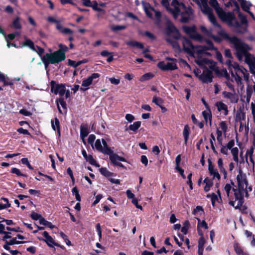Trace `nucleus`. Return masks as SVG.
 Instances as JSON below:
<instances>
[{"instance_id": "nucleus-1", "label": "nucleus", "mask_w": 255, "mask_h": 255, "mask_svg": "<svg viewBox=\"0 0 255 255\" xmlns=\"http://www.w3.org/2000/svg\"><path fill=\"white\" fill-rule=\"evenodd\" d=\"M238 187H233L234 183L226 184L224 187V194L229 201V204L235 209H241L243 203L245 196L248 197V192L252 190L251 186H248V181L247 175L241 169H239L237 175Z\"/></svg>"}, {"instance_id": "nucleus-2", "label": "nucleus", "mask_w": 255, "mask_h": 255, "mask_svg": "<svg viewBox=\"0 0 255 255\" xmlns=\"http://www.w3.org/2000/svg\"><path fill=\"white\" fill-rule=\"evenodd\" d=\"M193 1L198 4L202 12L207 16L210 21L214 25L213 29H207L204 26H201L200 29L202 32L207 36L212 37L215 41L220 42V39L213 35V32L217 33L229 42V39L225 35H227L229 37H233L234 36H230L227 34L221 28L220 25L217 22L216 18L213 14V10L208 4L207 0H193Z\"/></svg>"}, {"instance_id": "nucleus-3", "label": "nucleus", "mask_w": 255, "mask_h": 255, "mask_svg": "<svg viewBox=\"0 0 255 255\" xmlns=\"http://www.w3.org/2000/svg\"><path fill=\"white\" fill-rule=\"evenodd\" d=\"M210 5L215 9L219 18L227 22L235 28V30L240 33H244L247 31V20L245 16L240 14L241 22H238L234 15L231 12H226L220 6L217 0H209Z\"/></svg>"}, {"instance_id": "nucleus-4", "label": "nucleus", "mask_w": 255, "mask_h": 255, "mask_svg": "<svg viewBox=\"0 0 255 255\" xmlns=\"http://www.w3.org/2000/svg\"><path fill=\"white\" fill-rule=\"evenodd\" d=\"M161 2L175 19L182 22H187L194 17L192 8L189 6H186L182 2L178 0H172L170 4L168 0H161Z\"/></svg>"}, {"instance_id": "nucleus-5", "label": "nucleus", "mask_w": 255, "mask_h": 255, "mask_svg": "<svg viewBox=\"0 0 255 255\" xmlns=\"http://www.w3.org/2000/svg\"><path fill=\"white\" fill-rule=\"evenodd\" d=\"M225 36L229 39V42L236 49L238 59L242 60L245 57V62L249 65L251 72L255 74V58L248 52V50L250 49L249 46L236 36L229 37L227 35Z\"/></svg>"}, {"instance_id": "nucleus-6", "label": "nucleus", "mask_w": 255, "mask_h": 255, "mask_svg": "<svg viewBox=\"0 0 255 255\" xmlns=\"http://www.w3.org/2000/svg\"><path fill=\"white\" fill-rule=\"evenodd\" d=\"M182 43L184 50L189 55L195 58V62L196 59L201 55H210V53L207 51L213 49L214 47L211 43H208V46H194L191 41L185 37L181 38Z\"/></svg>"}, {"instance_id": "nucleus-7", "label": "nucleus", "mask_w": 255, "mask_h": 255, "mask_svg": "<svg viewBox=\"0 0 255 255\" xmlns=\"http://www.w3.org/2000/svg\"><path fill=\"white\" fill-rule=\"evenodd\" d=\"M226 64L229 66V70L232 75L235 78V80L239 84L242 80L248 81L249 79V73L248 71L242 66L230 59L226 61Z\"/></svg>"}, {"instance_id": "nucleus-8", "label": "nucleus", "mask_w": 255, "mask_h": 255, "mask_svg": "<svg viewBox=\"0 0 255 255\" xmlns=\"http://www.w3.org/2000/svg\"><path fill=\"white\" fill-rule=\"evenodd\" d=\"M166 33L167 34L166 41L172 46L173 48L180 50V46L177 40L180 38V35L178 30L172 23H168Z\"/></svg>"}, {"instance_id": "nucleus-9", "label": "nucleus", "mask_w": 255, "mask_h": 255, "mask_svg": "<svg viewBox=\"0 0 255 255\" xmlns=\"http://www.w3.org/2000/svg\"><path fill=\"white\" fill-rule=\"evenodd\" d=\"M167 59L170 60L171 62H159L157 64L158 67L163 71L174 70L177 68L176 59L174 58H170L169 57L167 58Z\"/></svg>"}, {"instance_id": "nucleus-10", "label": "nucleus", "mask_w": 255, "mask_h": 255, "mask_svg": "<svg viewBox=\"0 0 255 255\" xmlns=\"http://www.w3.org/2000/svg\"><path fill=\"white\" fill-rule=\"evenodd\" d=\"M95 148L104 154H110L112 152V149L108 146L106 141L104 139H98L94 143Z\"/></svg>"}, {"instance_id": "nucleus-11", "label": "nucleus", "mask_w": 255, "mask_h": 255, "mask_svg": "<svg viewBox=\"0 0 255 255\" xmlns=\"http://www.w3.org/2000/svg\"><path fill=\"white\" fill-rule=\"evenodd\" d=\"M205 55H201L196 59V63L200 66H208L213 71H217V67L216 63L213 61L205 58Z\"/></svg>"}, {"instance_id": "nucleus-12", "label": "nucleus", "mask_w": 255, "mask_h": 255, "mask_svg": "<svg viewBox=\"0 0 255 255\" xmlns=\"http://www.w3.org/2000/svg\"><path fill=\"white\" fill-rule=\"evenodd\" d=\"M50 61L51 64H55L59 63L65 59V53H61L60 51H55L51 53L45 54Z\"/></svg>"}, {"instance_id": "nucleus-13", "label": "nucleus", "mask_w": 255, "mask_h": 255, "mask_svg": "<svg viewBox=\"0 0 255 255\" xmlns=\"http://www.w3.org/2000/svg\"><path fill=\"white\" fill-rule=\"evenodd\" d=\"M183 29L184 31L191 38L198 41H202V36L197 32L195 27L194 26H184L183 27Z\"/></svg>"}, {"instance_id": "nucleus-14", "label": "nucleus", "mask_w": 255, "mask_h": 255, "mask_svg": "<svg viewBox=\"0 0 255 255\" xmlns=\"http://www.w3.org/2000/svg\"><path fill=\"white\" fill-rule=\"evenodd\" d=\"M51 91L55 95L58 94L60 98L63 97L65 93V86L63 84H57L52 81L50 83Z\"/></svg>"}, {"instance_id": "nucleus-15", "label": "nucleus", "mask_w": 255, "mask_h": 255, "mask_svg": "<svg viewBox=\"0 0 255 255\" xmlns=\"http://www.w3.org/2000/svg\"><path fill=\"white\" fill-rule=\"evenodd\" d=\"M100 77V74L98 73H93L87 78L83 80L80 90L83 91H85L89 89V87L92 84L93 81L97 79Z\"/></svg>"}, {"instance_id": "nucleus-16", "label": "nucleus", "mask_w": 255, "mask_h": 255, "mask_svg": "<svg viewBox=\"0 0 255 255\" xmlns=\"http://www.w3.org/2000/svg\"><path fill=\"white\" fill-rule=\"evenodd\" d=\"M213 75L211 71L205 69L199 76V79L203 83H210L212 81Z\"/></svg>"}, {"instance_id": "nucleus-17", "label": "nucleus", "mask_w": 255, "mask_h": 255, "mask_svg": "<svg viewBox=\"0 0 255 255\" xmlns=\"http://www.w3.org/2000/svg\"><path fill=\"white\" fill-rule=\"evenodd\" d=\"M42 234L44 237V239L39 238V240L44 241L49 247L53 248L54 246H59L58 244L55 242L53 238L49 235L47 232L44 231Z\"/></svg>"}, {"instance_id": "nucleus-18", "label": "nucleus", "mask_w": 255, "mask_h": 255, "mask_svg": "<svg viewBox=\"0 0 255 255\" xmlns=\"http://www.w3.org/2000/svg\"><path fill=\"white\" fill-rule=\"evenodd\" d=\"M208 170L209 174L212 176L213 179H217L218 181L221 179V176L218 169L212 164L211 161H209Z\"/></svg>"}, {"instance_id": "nucleus-19", "label": "nucleus", "mask_w": 255, "mask_h": 255, "mask_svg": "<svg viewBox=\"0 0 255 255\" xmlns=\"http://www.w3.org/2000/svg\"><path fill=\"white\" fill-rule=\"evenodd\" d=\"M107 154L110 156V159L114 165H117L120 161H126V160L124 157L120 156L117 154L113 153L112 150L111 153Z\"/></svg>"}, {"instance_id": "nucleus-20", "label": "nucleus", "mask_w": 255, "mask_h": 255, "mask_svg": "<svg viewBox=\"0 0 255 255\" xmlns=\"http://www.w3.org/2000/svg\"><path fill=\"white\" fill-rule=\"evenodd\" d=\"M237 1L239 4L241 5L242 8L244 10L248 12L251 14V15L254 17L253 14L249 11L250 7L252 5L250 1H247L246 0H237Z\"/></svg>"}, {"instance_id": "nucleus-21", "label": "nucleus", "mask_w": 255, "mask_h": 255, "mask_svg": "<svg viewBox=\"0 0 255 255\" xmlns=\"http://www.w3.org/2000/svg\"><path fill=\"white\" fill-rule=\"evenodd\" d=\"M223 95L224 98L229 99L232 103H237L238 102V97L235 94L228 92H224L223 93Z\"/></svg>"}, {"instance_id": "nucleus-22", "label": "nucleus", "mask_w": 255, "mask_h": 255, "mask_svg": "<svg viewBox=\"0 0 255 255\" xmlns=\"http://www.w3.org/2000/svg\"><path fill=\"white\" fill-rule=\"evenodd\" d=\"M142 5L147 16L151 18L155 9L152 8L148 3L142 2Z\"/></svg>"}, {"instance_id": "nucleus-23", "label": "nucleus", "mask_w": 255, "mask_h": 255, "mask_svg": "<svg viewBox=\"0 0 255 255\" xmlns=\"http://www.w3.org/2000/svg\"><path fill=\"white\" fill-rule=\"evenodd\" d=\"M216 106L219 111H223L224 115L227 116L228 114V106L222 102H217Z\"/></svg>"}, {"instance_id": "nucleus-24", "label": "nucleus", "mask_w": 255, "mask_h": 255, "mask_svg": "<svg viewBox=\"0 0 255 255\" xmlns=\"http://www.w3.org/2000/svg\"><path fill=\"white\" fill-rule=\"evenodd\" d=\"M11 27L16 29H20L22 28L21 18L16 16L14 17L11 22Z\"/></svg>"}, {"instance_id": "nucleus-25", "label": "nucleus", "mask_w": 255, "mask_h": 255, "mask_svg": "<svg viewBox=\"0 0 255 255\" xmlns=\"http://www.w3.org/2000/svg\"><path fill=\"white\" fill-rule=\"evenodd\" d=\"M217 164L220 171L223 174L224 178L226 179L227 177V172L224 168L223 161L222 158L218 159Z\"/></svg>"}, {"instance_id": "nucleus-26", "label": "nucleus", "mask_w": 255, "mask_h": 255, "mask_svg": "<svg viewBox=\"0 0 255 255\" xmlns=\"http://www.w3.org/2000/svg\"><path fill=\"white\" fill-rule=\"evenodd\" d=\"M89 129L87 125H82L80 128V136L83 139L84 143V138L86 137L89 133Z\"/></svg>"}, {"instance_id": "nucleus-27", "label": "nucleus", "mask_w": 255, "mask_h": 255, "mask_svg": "<svg viewBox=\"0 0 255 255\" xmlns=\"http://www.w3.org/2000/svg\"><path fill=\"white\" fill-rule=\"evenodd\" d=\"M57 106L58 109V111L60 113H62L61 110L60 109L59 105H60L63 109H66V103L64 101V99L63 97L60 98L58 99H57L56 101Z\"/></svg>"}, {"instance_id": "nucleus-28", "label": "nucleus", "mask_w": 255, "mask_h": 255, "mask_svg": "<svg viewBox=\"0 0 255 255\" xmlns=\"http://www.w3.org/2000/svg\"><path fill=\"white\" fill-rule=\"evenodd\" d=\"M51 126L53 130H57L59 135H60L59 122L57 118H55L54 120H51Z\"/></svg>"}, {"instance_id": "nucleus-29", "label": "nucleus", "mask_w": 255, "mask_h": 255, "mask_svg": "<svg viewBox=\"0 0 255 255\" xmlns=\"http://www.w3.org/2000/svg\"><path fill=\"white\" fill-rule=\"evenodd\" d=\"M203 116L206 123L209 121L210 125H212V115L210 111L209 110L207 111H203L202 112Z\"/></svg>"}, {"instance_id": "nucleus-30", "label": "nucleus", "mask_w": 255, "mask_h": 255, "mask_svg": "<svg viewBox=\"0 0 255 255\" xmlns=\"http://www.w3.org/2000/svg\"><path fill=\"white\" fill-rule=\"evenodd\" d=\"M190 129L188 125L185 126L183 131V135L184 138V144L186 145L189 138Z\"/></svg>"}, {"instance_id": "nucleus-31", "label": "nucleus", "mask_w": 255, "mask_h": 255, "mask_svg": "<svg viewBox=\"0 0 255 255\" xmlns=\"http://www.w3.org/2000/svg\"><path fill=\"white\" fill-rule=\"evenodd\" d=\"M110 28L112 31L116 32L126 29L127 26L124 25H110Z\"/></svg>"}, {"instance_id": "nucleus-32", "label": "nucleus", "mask_w": 255, "mask_h": 255, "mask_svg": "<svg viewBox=\"0 0 255 255\" xmlns=\"http://www.w3.org/2000/svg\"><path fill=\"white\" fill-rule=\"evenodd\" d=\"M253 91H254L253 86V87H252V86H248L247 87V92H246V102L247 103H250Z\"/></svg>"}, {"instance_id": "nucleus-33", "label": "nucleus", "mask_w": 255, "mask_h": 255, "mask_svg": "<svg viewBox=\"0 0 255 255\" xmlns=\"http://www.w3.org/2000/svg\"><path fill=\"white\" fill-rule=\"evenodd\" d=\"M204 182L205 183V186L204 187V190L206 192H208L209 191L210 188L213 186V182L212 180L208 178H206L204 180Z\"/></svg>"}, {"instance_id": "nucleus-34", "label": "nucleus", "mask_w": 255, "mask_h": 255, "mask_svg": "<svg viewBox=\"0 0 255 255\" xmlns=\"http://www.w3.org/2000/svg\"><path fill=\"white\" fill-rule=\"evenodd\" d=\"M231 153L233 156V159L235 161H236L237 163L239 162V157H238V154H239V149L237 147H235L233 148L231 150Z\"/></svg>"}, {"instance_id": "nucleus-35", "label": "nucleus", "mask_w": 255, "mask_h": 255, "mask_svg": "<svg viewBox=\"0 0 255 255\" xmlns=\"http://www.w3.org/2000/svg\"><path fill=\"white\" fill-rule=\"evenodd\" d=\"M254 153V148L252 147L249 149H248L246 153V161L248 162V158H250V161L254 164V161L253 159V154Z\"/></svg>"}, {"instance_id": "nucleus-36", "label": "nucleus", "mask_w": 255, "mask_h": 255, "mask_svg": "<svg viewBox=\"0 0 255 255\" xmlns=\"http://www.w3.org/2000/svg\"><path fill=\"white\" fill-rule=\"evenodd\" d=\"M22 46H28L29 47L31 50L33 51H36V48L34 46V44L33 42L30 39H25V41L24 42Z\"/></svg>"}, {"instance_id": "nucleus-37", "label": "nucleus", "mask_w": 255, "mask_h": 255, "mask_svg": "<svg viewBox=\"0 0 255 255\" xmlns=\"http://www.w3.org/2000/svg\"><path fill=\"white\" fill-rule=\"evenodd\" d=\"M127 45L132 47H137L140 49L143 48V45L141 43L135 41H129L127 42Z\"/></svg>"}, {"instance_id": "nucleus-38", "label": "nucleus", "mask_w": 255, "mask_h": 255, "mask_svg": "<svg viewBox=\"0 0 255 255\" xmlns=\"http://www.w3.org/2000/svg\"><path fill=\"white\" fill-rule=\"evenodd\" d=\"M1 200H3L5 202V204H2L0 203V210L6 209L10 207V204L9 203L8 199L2 197L0 199Z\"/></svg>"}, {"instance_id": "nucleus-39", "label": "nucleus", "mask_w": 255, "mask_h": 255, "mask_svg": "<svg viewBox=\"0 0 255 255\" xmlns=\"http://www.w3.org/2000/svg\"><path fill=\"white\" fill-rule=\"evenodd\" d=\"M234 247L238 255H248L247 253L243 252L242 248L238 244H234Z\"/></svg>"}, {"instance_id": "nucleus-40", "label": "nucleus", "mask_w": 255, "mask_h": 255, "mask_svg": "<svg viewBox=\"0 0 255 255\" xmlns=\"http://www.w3.org/2000/svg\"><path fill=\"white\" fill-rule=\"evenodd\" d=\"M39 223L40 224L47 226L50 229H53L55 227V226L52 225L51 222L45 220L43 218L40 219Z\"/></svg>"}, {"instance_id": "nucleus-41", "label": "nucleus", "mask_w": 255, "mask_h": 255, "mask_svg": "<svg viewBox=\"0 0 255 255\" xmlns=\"http://www.w3.org/2000/svg\"><path fill=\"white\" fill-rule=\"evenodd\" d=\"M207 198L211 199L212 204L213 206H215L216 201H218V195L215 193H212L211 194H208L207 196Z\"/></svg>"}, {"instance_id": "nucleus-42", "label": "nucleus", "mask_w": 255, "mask_h": 255, "mask_svg": "<svg viewBox=\"0 0 255 255\" xmlns=\"http://www.w3.org/2000/svg\"><path fill=\"white\" fill-rule=\"evenodd\" d=\"M141 123L140 122L137 121L134 122L133 124L130 125L129 126V129L135 131L140 126Z\"/></svg>"}, {"instance_id": "nucleus-43", "label": "nucleus", "mask_w": 255, "mask_h": 255, "mask_svg": "<svg viewBox=\"0 0 255 255\" xmlns=\"http://www.w3.org/2000/svg\"><path fill=\"white\" fill-rule=\"evenodd\" d=\"M153 77V75L151 73H147L143 75L139 79L141 82H143L151 79Z\"/></svg>"}, {"instance_id": "nucleus-44", "label": "nucleus", "mask_w": 255, "mask_h": 255, "mask_svg": "<svg viewBox=\"0 0 255 255\" xmlns=\"http://www.w3.org/2000/svg\"><path fill=\"white\" fill-rule=\"evenodd\" d=\"M91 165H95L97 167H99V165L97 163L96 161L94 159L91 155H88V156L86 159Z\"/></svg>"}, {"instance_id": "nucleus-45", "label": "nucleus", "mask_w": 255, "mask_h": 255, "mask_svg": "<svg viewBox=\"0 0 255 255\" xmlns=\"http://www.w3.org/2000/svg\"><path fill=\"white\" fill-rule=\"evenodd\" d=\"M219 125H220L219 128H220L221 129V130L223 131V132L224 134H226V133L228 130V126H227L226 123L224 121H222L220 123Z\"/></svg>"}, {"instance_id": "nucleus-46", "label": "nucleus", "mask_w": 255, "mask_h": 255, "mask_svg": "<svg viewBox=\"0 0 255 255\" xmlns=\"http://www.w3.org/2000/svg\"><path fill=\"white\" fill-rule=\"evenodd\" d=\"M72 193L73 195L75 196V199H76V200L78 201L79 202L80 201L81 197L79 194L78 190L76 187L73 188V189H72Z\"/></svg>"}, {"instance_id": "nucleus-47", "label": "nucleus", "mask_w": 255, "mask_h": 255, "mask_svg": "<svg viewBox=\"0 0 255 255\" xmlns=\"http://www.w3.org/2000/svg\"><path fill=\"white\" fill-rule=\"evenodd\" d=\"M197 219L198 220V228H203L205 229H208L207 224L206 223L205 221L203 220L202 221H201L200 219H199V218Z\"/></svg>"}, {"instance_id": "nucleus-48", "label": "nucleus", "mask_w": 255, "mask_h": 255, "mask_svg": "<svg viewBox=\"0 0 255 255\" xmlns=\"http://www.w3.org/2000/svg\"><path fill=\"white\" fill-rule=\"evenodd\" d=\"M15 37V35L13 33H10L5 36V38L7 41V46L8 48L10 47L9 41L13 40Z\"/></svg>"}, {"instance_id": "nucleus-49", "label": "nucleus", "mask_w": 255, "mask_h": 255, "mask_svg": "<svg viewBox=\"0 0 255 255\" xmlns=\"http://www.w3.org/2000/svg\"><path fill=\"white\" fill-rule=\"evenodd\" d=\"M152 102L155 103L156 105L159 106L160 107H161V105L163 104L162 100L161 98H158L156 96L153 97L152 99Z\"/></svg>"}, {"instance_id": "nucleus-50", "label": "nucleus", "mask_w": 255, "mask_h": 255, "mask_svg": "<svg viewBox=\"0 0 255 255\" xmlns=\"http://www.w3.org/2000/svg\"><path fill=\"white\" fill-rule=\"evenodd\" d=\"M41 60L44 64L45 68L47 69L49 65L51 64L50 61L45 55L41 57Z\"/></svg>"}, {"instance_id": "nucleus-51", "label": "nucleus", "mask_w": 255, "mask_h": 255, "mask_svg": "<svg viewBox=\"0 0 255 255\" xmlns=\"http://www.w3.org/2000/svg\"><path fill=\"white\" fill-rule=\"evenodd\" d=\"M203 213V210L202 207L198 206L196 209H194L193 211V214L195 215H198V214L201 215L202 213Z\"/></svg>"}, {"instance_id": "nucleus-52", "label": "nucleus", "mask_w": 255, "mask_h": 255, "mask_svg": "<svg viewBox=\"0 0 255 255\" xmlns=\"http://www.w3.org/2000/svg\"><path fill=\"white\" fill-rule=\"evenodd\" d=\"M11 172L14 174H16L17 176H25L26 175L21 173L20 170L16 168H12L11 169Z\"/></svg>"}, {"instance_id": "nucleus-53", "label": "nucleus", "mask_w": 255, "mask_h": 255, "mask_svg": "<svg viewBox=\"0 0 255 255\" xmlns=\"http://www.w3.org/2000/svg\"><path fill=\"white\" fill-rule=\"evenodd\" d=\"M59 49L57 51H60L61 53L65 54V52L67 51L68 50V47L66 45H64L62 44H59Z\"/></svg>"}, {"instance_id": "nucleus-54", "label": "nucleus", "mask_w": 255, "mask_h": 255, "mask_svg": "<svg viewBox=\"0 0 255 255\" xmlns=\"http://www.w3.org/2000/svg\"><path fill=\"white\" fill-rule=\"evenodd\" d=\"M109 80L110 81L111 84L115 85H117L119 84V83H120V78L117 79V78H115L114 77H112V78H109Z\"/></svg>"}, {"instance_id": "nucleus-55", "label": "nucleus", "mask_w": 255, "mask_h": 255, "mask_svg": "<svg viewBox=\"0 0 255 255\" xmlns=\"http://www.w3.org/2000/svg\"><path fill=\"white\" fill-rule=\"evenodd\" d=\"M223 131L221 130H220L219 128L217 129V139L218 141L222 143V136Z\"/></svg>"}, {"instance_id": "nucleus-56", "label": "nucleus", "mask_w": 255, "mask_h": 255, "mask_svg": "<svg viewBox=\"0 0 255 255\" xmlns=\"http://www.w3.org/2000/svg\"><path fill=\"white\" fill-rule=\"evenodd\" d=\"M100 172L105 176H110L111 174L106 168H101L100 169Z\"/></svg>"}, {"instance_id": "nucleus-57", "label": "nucleus", "mask_w": 255, "mask_h": 255, "mask_svg": "<svg viewBox=\"0 0 255 255\" xmlns=\"http://www.w3.org/2000/svg\"><path fill=\"white\" fill-rule=\"evenodd\" d=\"M125 16L127 17L133 19L137 20L139 21H140L136 15H135L132 13L130 12H128L127 13H126L125 14Z\"/></svg>"}, {"instance_id": "nucleus-58", "label": "nucleus", "mask_w": 255, "mask_h": 255, "mask_svg": "<svg viewBox=\"0 0 255 255\" xmlns=\"http://www.w3.org/2000/svg\"><path fill=\"white\" fill-rule=\"evenodd\" d=\"M251 109L252 111V114L253 117V120L255 123V103L252 102L251 104Z\"/></svg>"}, {"instance_id": "nucleus-59", "label": "nucleus", "mask_w": 255, "mask_h": 255, "mask_svg": "<svg viewBox=\"0 0 255 255\" xmlns=\"http://www.w3.org/2000/svg\"><path fill=\"white\" fill-rule=\"evenodd\" d=\"M96 136L94 134H90L88 137V142L91 144L93 148H94L93 142L95 140Z\"/></svg>"}, {"instance_id": "nucleus-60", "label": "nucleus", "mask_w": 255, "mask_h": 255, "mask_svg": "<svg viewBox=\"0 0 255 255\" xmlns=\"http://www.w3.org/2000/svg\"><path fill=\"white\" fill-rule=\"evenodd\" d=\"M155 14V18L157 22H159L161 16V13L157 10H154V13Z\"/></svg>"}, {"instance_id": "nucleus-61", "label": "nucleus", "mask_w": 255, "mask_h": 255, "mask_svg": "<svg viewBox=\"0 0 255 255\" xmlns=\"http://www.w3.org/2000/svg\"><path fill=\"white\" fill-rule=\"evenodd\" d=\"M211 138L210 139V143H211V148H212L213 152L214 153H215V152H216V151L215 147L213 144V141H215V137L213 134H211Z\"/></svg>"}, {"instance_id": "nucleus-62", "label": "nucleus", "mask_w": 255, "mask_h": 255, "mask_svg": "<svg viewBox=\"0 0 255 255\" xmlns=\"http://www.w3.org/2000/svg\"><path fill=\"white\" fill-rule=\"evenodd\" d=\"M31 217L34 220H39L40 221V219L43 218L39 214L34 212L31 213Z\"/></svg>"}, {"instance_id": "nucleus-63", "label": "nucleus", "mask_w": 255, "mask_h": 255, "mask_svg": "<svg viewBox=\"0 0 255 255\" xmlns=\"http://www.w3.org/2000/svg\"><path fill=\"white\" fill-rule=\"evenodd\" d=\"M8 243L10 245H13L15 244H20L23 243V242L21 241H17L16 238H13L12 240H10V241H8Z\"/></svg>"}, {"instance_id": "nucleus-64", "label": "nucleus", "mask_w": 255, "mask_h": 255, "mask_svg": "<svg viewBox=\"0 0 255 255\" xmlns=\"http://www.w3.org/2000/svg\"><path fill=\"white\" fill-rule=\"evenodd\" d=\"M17 131L19 133L23 134L29 135L30 134L27 129H23L22 128H18Z\"/></svg>"}]
</instances>
